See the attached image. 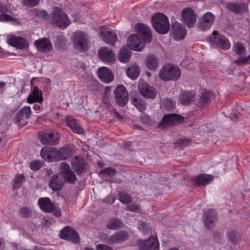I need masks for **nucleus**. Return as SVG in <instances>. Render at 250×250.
<instances>
[{
	"instance_id": "nucleus-1",
	"label": "nucleus",
	"mask_w": 250,
	"mask_h": 250,
	"mask_svg": "<svg viewBox=\"0 0 250 250\" xmlns=\"http://www.w3.org/2000/svg\"><path fill=\"white\" fill-rule=\"evenodd\" d=\"M135 32L141 35V37L137 34H132L127 40V45L133 50L141 51L144 47L145 44L149 43L152 40L150 29L146 25L139 23L135 25Z\"/></svg>"
},
{
	"instance_id": "nucleus-2",
	"label": "nucleus",
	"mask_w": 250,
	"mask_h": 250,
	"mask_svg": "<svg viewBox=\"0 0 250 250\" xmlns=\"http://www.w3.org/2000/svg\"><path fill=\"white\" fill-rule=\"evenodd\" d=\"M76 179L74 173L67 164L62 163L60 165V172L55 174L51 179L49 185L54 191L60 190L65 182L73 183Z\"/></svg>"
},
{
	"instance_id": "nucleus-3",
	"label": "nucleus",
	"mask_w": 250,
	"mask_h": 250,
	"mask_svg": "<svg viewBox=\"0 0 250 250\" xmlns=\"http://www.w3.org/2000/svg\"><path fill=\"white\" fill-rule=\"evenodd\" d=\"M180 68L171 63L165 64L159 72V77L164 81H177L181 76Z\"/></svg>"
},
{
	"instance_id": "nucleus-4",
	"label": "nucleus",
	"mask_w": 250,
	"mask_h": 250,
	"mask_svg": "<svg viewBox=\"0 0 250 250\" xmlns=\"http://www.w3.org/2000/svg\"><path fill=\"white\" fill-rule=\"evenodd\" d=\"M210 44L215 48L224 50L229 49L230 43L228 39L224 36L218 34L216 31H214L208 38Z\"/></svg>"
},
{
	"instance_id": "nucleus-5",
	"label": "nucleus",
	"mask_w": 250,
	"mask_h": 250,
	"mask_svg": "<svg viewBox=\"0 0 250 250\" xmlns=\"http://www.w3.org/2000/svg\"><path fill=\"white\" fill-rule=\"evenodd\" d=\"M52 21L60 28H66L70 24L69 20L65 13L59 8L55 7L51 14Z\"/></svg>"
},
{
	"instance_id": "nucleus-6",
	"label": "nucleus",
	"mask_w": 250,
	"mask_h": 250,
	"mask_svg": "<svg viewBox=\"0 0 250 250\" xmlns=\"http://www.w3.org/2000/svg\"><path fill=\"white\" fill-rule=\"evenodd\" d=\"M74 46L79 51H85L88 48V38L83 32L78 31L73 36Z\"/></svg>"
},
{
	"instance_id": "nucleus-7",
	"label": "nucleus",
	"mask_w": 250,
	"mask_h": 250,
	"mask_svg": "<svg viewBox=\"0 0 250 250\" xmlns=\"http://www.w3.org/2000/svg\"><path fill=\"white\" fill-rule=\"evenodd\" d=\"M100 36L107 44L114 45L117 40V37L114 30L106 26L100 28Z\"/></svg>"
},
{
	"instance_id": "nucleus-8",
	"label": "nucleus",
	"mask_w": 250,
	"mask_h": 250,
	"mask_svg": "<svg viewBox=\"0 0 250 250\" xmlns=\"http://www.w3.org/2000/svg\"><path fill=\"white\" fill-rule=\"evenodd\" d=\"M182 18L183 22L189 28L193 27L196 22L197 16L194 11L189 7H186L182 10Z\"/></svg>"
},
{
	"instance_id": "nucleus-9",
	"label": "nucleus",
	"mask_w": 250,
	"mask_h": 250,
	"mask_svg": "<svg viewBox=\"0 0 250 250\" xmlns=\"http://www.w3.org/2000/svg\"><path fill=\"white\" fill-rule=\"evenodd\" d=\"M114 94L117 103L120 106H124L128 102V94L123 85H118L114 90Z\"/></svg>"
},
{
	"instance_id": "nucleus-10",
	"label": "nucleus",
	"mask_w": 250,
	"mask_h": 250,
	"mask_svg": "<svg viewBox=\"0 0 250 250\" xmlns=\"http://www.w3.org/2000/svg\"><path fill=\"white\" fill-rule=\"evenodd\" d=\"M31 114L30 107L28 106H24L17 113L14 121L19 126L22 127L27 124V120Z\"/></svg>"
},
{
	"instance_id": "nucleus-11",
	"label": "nucleus",
	"mask_w": 250,
	"mask_h": 250,
	"mask_svg": "<svg viewBox=\"0 0 250 250\" xmlns=\"http://www.w3.org/2000/svg\"><path fill=\"white\" fill-rule=\"evenodd\" d=\"M169 30V23L167 17L164 14L157 12V33H167Z\"/></svg>"
},
{
	"instance_id": "nucleus-12",
	"label": "nucleus",
	"mask_w": 250,
	"mask_h": 250,
	"mask_svg": "<svg viewBox=\"0 0 250 250\" xmlns=\"http://www.w3.org/2000/svg\"><path fill=\"white\" fill-rule=\"evenodd\" d=\"M41 156L45 161L49 162L59 161L58 149L48 146L44 147L42 149Z\"/></svg>"
},
{
	"instance_id": "nucleus-13",
	"label": "nucleus",
	"mask_w": 250,
	"mask_h": 250,
	"mask_svg": "<svg viewBox=\"0 0 250 250\" xmlns=\"http://www.w3.org/2000/svg\"><path fill=\"white\" fill-rule=\"evenodd\" d=\"M203 220L205 225L208 229H211L214 226L217 217L216 213L213 209H209L205 211L203 216Z\"/></svg>"
},
{
	"instance_id": "nucleus-14",
	"label": "nucleus",
	"mask_w": 250,
	"mask_h": 250,
	"mask_svg": "<svg viewBox=\"0 0 250 250\" xmlns=\"http://www.w3.org/2000/svg\"><path fill=\"white\" fill-rule=\"evenodd\" d=\"M62 239H66L77 243L79 241V237L76 231L69 227L63 228L60 234Z\"/></svg>"
},
{
	"instance_id": "nucleus-15",
	"label": "nucleus",
	"mask_w": 250,
	"mask_h": 250,
	"mask_svg": "<svg viewBox=\"0 0 250 250\" xmlns=\"http://www.w3.org/2000/svg\"><path fill=\"white\" fill-rule=\"evenodd\" d=\"M138 89L139 93L144 97L153 99L155 97L154 88L143 81L139 82Z\"/></svg>"
},
{
	"instance_id": "nucleus-16",
	"label": "nucleus",
	"mask_w": 250,
	"mask_h": 250,
	"mask_svg": "<svg viewBox=\"0 0 250 250\" xmlns=\"http://www.w3.org/2000/svg\"><path fill=\"white\" fill-rule=\"evenodd\" d=\"M183 119L182 116L177 114H167L164 116L162 123L159 125V126L165 128L169 125H176L182 121Z\"/></svg>"
},
{
	"instance_id": "nucleus-17",
	"label": "nucleus",
	"mask_w": 250,
	"mask_h": 250,
	"mask_svg": "<svg viewBox=\"0 0 250 250\" xmlns=\"http://www.w3.org/2000/svg\"><path fill=\"white\" fill-rule=\"evenodd\" d=\"M39 138L43 145H56L59 141L58 135L52 132H42L39 134Z\"/></svg>"
},
{
	"instance_id": "nucleus-18",
	"label": "nucleus",
	"mask_w": 250,
	"mask_h": 250,
	"mask_svg": "<svg viewBox=\"0 0 250 250\" xmlns=\"http://www.w3.org/2000/svg\"><path fill=\"white\" fill-rule=\"evenodd\" d=\"M214 21V16L210 12H207L204 14L201 21L198 23V27L202 31L208 30Z\"/></svg>"
},
{
	"instance_id": "nucleus-19",
	"label": "nucleus",
	"mask_w": 250,
	"mask_h": 250,
	"mask_svg": "<svg viewBox=\"0 0 250 250\" xmlns=\"http://www.w3.org/2000/svg\"><path fill=\"white\" fill-rule=\"evenodd\" d=\"M187 29L184 25L177 22L173 23L172 34L174 40L181 41L183 40L187 35Z\"/></svg>"
},
{
	"instance_id": "nucleus-20",
	"label": "nucleus",
	"mask_w": 250,
	"mask_h": 250,
	"mask_svg": "<svg viewBox=\"0 0 250 250\" xmlns=\"http://www.w3.org/2000/svg\"><path fill=\"white\" fill-rule=\"evenodd\" d=\"M99 57L107 63H112L115 60V55L113 51L107 47H101L98 51Z\"/></svg>"
},
{
	"instance_id": "nucleus-21",
	"label": "nucleus",
	"mask_w": 250,
	"mask_h": 250,
	"mask_svg": "<svg viewBox=\"0 0 250 250\" xmlns=\"http://www.w3.org/2000/svg\"><path fill=\"white\" fill-rule=\"evenodd\" d=\"M66 124L75 133L82 134L84 132L83 128L80 124L72 117L67 116L65 118Z\"/></svg>"
},
{
	"instance_id": "nucleus-22",
	"label": "nucleus",
	"mask_w": 250,
	"mask_h": 250,
	"mask_svg": "<svg viewBox=\"0 0 250 250\" xmlns=\"http://www.w3.org/2000/svg\"><path fill=\"white\" fill-rule=\"evenodd\" d=\"M137 245L141 250H156V239L154 236H151L147 241H138Z\"/></svg>"
},
{
	"instance_id": "nucleus-23",
	"label": "nucleus",
	"mask_w": 250,
	"mask_h": 250,
	"mask_svg": "<svg viewBox=\"0 0 250 250\" xmlns=\"http://www.w3.org/2000/svg\"><path fill=\"white\" fill-rule=\"evenodd\" d=\"M34 44L38 48V49L43 52H49L52 49V44L50 41L47 38H42L36 40L34 42Z\"/></svg>"
},
{
	"instance_id": "nucleus-24",
	"label": "nucleus",
	"mask_w": 250,
	"mask_h": 250,
	"mask_svg": "<svg viewBox=\"0 0 250 250\" xmlns=\"http://www.w3.org/2000/svg\"><path fill=\"white\" fill-rule=\"evenodd\" d=\"M98 75L100 79L104 83H109L114 79L111 71L106 67H100L98 70Z\"/></svg>"
},
{
	"instance_id": "nucleus-25",
	"label": "nucleus",
	"mask_w": 250,
	"mask_h": 250,
	"mask_svg": "<svg viewBox=\"0 0 250 250\" xmlns=\"http://www.w3.org/2000/svg\"><path fill=\"white\" fill-rule=\"evenodd\" d=\"M72 167L77 173H82L86 169L85 160L82 157L76 156L72 160Z\"/></svg>"
},
{
	"instance_id": "nucleus-26",
	"label": "nucleus",
	"mask_w": 250,
	"mask_h": 250,
	"mask_svg": "<svg viewBox=\"0 0 250 250\" xmlns=\"http://www.w3.org/2000/svg\"><path fill=\"white\" fill-rule=\"evenodd\" d=\"M128 235L125 231H119L116 232L108 239V242L109 244H115L121 243L126 240Z\"/></svg>"
},
{
	"instance_id": "nucleus-27",
	"label": "nucleus",
	"mask_w": 250,
	"mask_h": 250,
	"mask_svg": "<svg viewBox=\"0 0 250 250\" xmlns=\"http://www.w3.org/2000/svg\"><path fill=\"white\" fill-rule=\"evenodd\" d=\"M10 43L18 49H26L28 47L27 42L23 38L18 37H11L9 39Z\"/></svg>"
},
{
	"instance_id": "nucleus-28",
	"label": "nucleus",
	"mask_w": 250,
	"mask_h": 250,
	"mask_svg": "<svg viewBox=\"0 0 250 250\" xmlns=\"http://www.w3.org/2000/svg\"><path fill=\"white\" fill-rule=\"evenodd\" d=\"M213 179L214 178L212 175L202 174L195 178V182L199 186H205L210 184Z\"/></svg>"
},
{
	"instance_id": "nucleus-29",
	"label": "nucleus",
	"mask_w": 250,
	"mask_h": 250,
	"mask_svg": "<svg viewBox=\"0 0 250 250\" xmlns=\"http://www.w3.org/2000/svg\"><path fill=\"white\" fill-rule=\"evenodd\" d=\"M227 8L236 14L244 12L246 9V5L245 2H230L227 4Z\"/></svg>"
},
{
	"instance_id": "nucleus-30",
	"label": "nucleus",
	"mask_w": 250,
	"mask_h": 250,
	"mask_svg": "<svg viewBox=\"0 0 250 250\" xmlns=\"http://www.w3.org/2000/svg\"><path fill=\"white\" fill-rule=\"evenodd\" d=\"M195 93L193 91H184L179 97V102L183 105H188L194 98Z\"/></svg>"
},
{
	"instance_id": "nucleus-31",
	"label": "nucleus",
	"mask_w": 250,
	"mask_h": 250,
	"mask_svg": "<svg viewBox=\"0 0 250 250\" xmlns=\"http://www.w3.org/2000/svg\"><path fill=\"white\" fill-rule=\"evenodd\" d=\"M42 92L37 86H35L32 93L28 96L27 102L32 104L36 102H42Z\"/></svg>"
},
{
	"instance_id": "nucleus-32",
	"label": "nucleus",
	"mask_w": 250,
	"mask_h": 250,
	"mask_svg": "<svg viewBox=\"0 0 250 250\" xmlns=\"http://www.w3.org/2000/svg\"><path fill=\"white\" fill-rule=\"evenodd\" d=\"M227 235L230 241L233 244H239L244 240L243 236L235 230L229 231L227 232Z\"/></svg>"
},
{
	"instance_id": "nucleus-33",
	"label": "nucleus",
	"mask_w": 250,
	"mask_h": 250,
	"mask_svg": "<svg viewBox=\"0 0 250 250\" xmlns=\"http://www.w3.org/2000/svg\"><path fill=\"white\" fill-rule=\"evenodd\" d=\"M131 51L126 46L122 47L118 55L119 61L121 62L125 63L129 61L131 57Z\"/></svg>"
},
{
	"instance_id": "nucleus-34",
	"label": "nucleus",
	"mask_w": 250,
	"mask_h": 250,
	"mask_svg": "<svg viewBox=\"0 0 250 250\" xmlns=\"http://www.w3.org/2000/svg\"><path fill=\"white\" fill-rule=\"evenodd\" d=\"M41 208L45 212H50L53 209V204L49 198H42L38 201Z\"/></svg>"
},
{
	"instance_id": "nucleus-35",
	"label": "nucleus",
	"mask_w": 250,
	"mask_h": 250,
	"mask_svg": "<svg viewBox=\"0 0 250 250\" xmlns=\"http://www.w3.org/2000/svg\"><path fill=\"white\" fill-rule=\"evenodd\" d=\"M140 67L136 64H133L127 68L126 70V74L127 76L132 80L137 79L140 74Z\"/></svg>"
},
{
	"instance_id": "nucleus-36",
	"label": "nucleus",
	"mask_w": 250,
	"mask_h": 250,
	"mask_svg": "<svg viewBox=\"0 0 250 250\" xmlns=\"http://www.w3.org/2000/svg\"><path fill=\"white\" fill-rule=\"evenodd\" d=\"M146 64L147 68L154 71L156 67V56L154 54H150L146 58Z\"/></svg>"
},
{
	"instance_id": "nucleus-37",
	"label": "nucleus",
	"mask_w": 250,
	"mask_h": 250,
	"mask_svg": "<svg viewBox=\"0 0 250 250\" xmlns=\"http://www.w3.org/2000/svg\"><path fill=\"white\" fill-rule=\"evenodd\" d=\"M122 222L118 219H114L111 220L107 225L109 229H117L122 227L123 225Z\"/></svg>"
},
{
	"instance_id": "nucleus-38",
	"label": "nucleus",
	"mask_w": 250,
	"mask_h": 250,
	"mask_svg": "<svg viewBox=\"0 0 250 250\" xmlns=\"http://www.w3.org/2000/svg\"><path fill=\"white\" fill-rule=\"evenodd\" d=\"M58 157L59 161L62 159H66L70 154V150L67 147H63L59 150H58Z\"/></svg>"
},
{
	"instance_id": "nucleus-39",
	"label": "nucleus",
	"mask_w": 250,
	"mask_h": 250,
	"mask_svg": "<svg viewBox=\"0 0 250 250\" xmlns=\"http://www.w3.org/2000/svg\"><path fill=\"white\" fill-rule=\"evenodd\" d=\"M132 104L140 111L143 112L145 109V104L141 100L137 98H133Z\"/></svg>"
},
{
	"instance_id": "nucleus-40",
	"label": "nucleus",
	"mask_w": 250,
	"mask_h": 250,
	"mask_svg": "<svg viewBox=\"0 0 250 250\" xmlns=\"http://www.w3.org/2000/svg\"><path fill=\"white\" fill-rule=\"evenodd\" d=\"M24 179V176L23 174H20L16 175L13 183V188H17L22 183Z\"/></svg>"
},
{
	"instance_id": "nucleus-41",
	"label": "nucleus",
	"mask_w": 250,
	"mask_h": 250,
	"mask_svg": "<svg viewBox=\"0 0 250 250\" xmlns=\"http://www.w3.org/2000/svg\"><path fill=\"white\" fill-rule=\"evenodd\" d=\"M245 49V47L241 43H236L234 45V51L238 55L244 54Z\"/></svg>"
},
{
	"instance_id": "nucleus-42",
	"label": "nucleus",
	"mask_w": 250,
	"mask_h": 250,
	"mask_svg": "<svg viewBox=\"0 0 250 250\" xmlns=\"http://www.w3.org/2000/svg\"><path fill=\"white\" fill-rule=\"evenodd\" d=\"M164 104L167 109L172 110L175 108L176 102L171 99H167L164 100Z\"/></svg>"
},
{
	"instance_id": "nucleus-43",
	"label": "nucleus",
	"mask_w": 250,
	"mask_h": 250,
	"mask_svg": "<svg viewBox=\"0 0 250 250\" xmlns=\"http://www.w3.org/2000/svg\"><path fill=\"white\" fill-rule=\"evenodd\" d=\"M119 200L124 204H128L132 201V198L128 194L123 192L120 194Z\"/></svg>"
},
{
	"instance_id": "nucleus-44",
	"label": "nucleus",
	"mask_w": 250,
	"mask_h": 250,
	"mask_svg": "<svg viewBox=\"0 0 250 250\" xmlns=\"http://www.w3.org/2000/svg\"><path fill=\"white\" fill-rule=\"evenodd\" d=\"M0 21L1 22H11L15 23L16 22V19L12 16L7 14L0 15Z\"/></svg>"
},
{
	"instance_id": "nucleus-45",
	"label": "nucleus",
	"mask_w": 250,
	"mask_h": 250,
	"mask_svg": "<svg viewBox=\"0 0 250 250\" xmlns=\"http://www.w3.org/2000/svg\"><path fill=\"white\" fill-rule=\"evenodd\" d=\"M211 94L210 92L208 91H205L202 95L200 97V102L202 103V104L203 105L205 104L208 103L210 99Z\"/></svg>"
},
{
	"instance_id": "nucleus-46",
	"label": "nucleus",
	"mask_w": 250,
	"mask_h": 250,
	"mask_svg": "<svg viewBox=\"0 0 250 250\" xmlns=\"http://www.w3.org/2000/svg\"><path fill=\"white\" fill-rule=\"evenodd\" d=\"M42 166V163L37 160L33 161L30 164V168L32 170H37L39 169Z\"/></svg>"
},
{
	"instance_id": "nucleus-47",
	"label": "nucleus",
	"mask_w": 250,
	"mask_h": 250,
	"mask_svg": "<svg viewBox=\"0 0 250 250\" xmlns=\"http://www.w3.org/2000/svg\"><path fill=\"white\" fill-rule=\"evenodd\" d=\"M103 173L107 174L109 176H112L116 174V171L115 169L113 167H108L101 172V174Z\"/></svg>"
},
{
	"instance_id": "nucleus-48",
	"label": "nucleus",
	"mask_w": 250,
	"mask_h": 250,
	"mask_svg": "<svg viewBox=\"0 0 250 250\" xmlns=\"http://www.w3.org/2000/svg\"><path fill=\"white\" fill-rule=\"evenodd\" d=\"M20 213L22 216L27 217L30 215V210L27 208H23L20 209Z\"/></svg>"
},
{
	"instance_id": "nucleus-49",
	"label": "nucleus",
	"mask_w": 250,
	"mask_h": 250,
	"mask_svg": "<svg viewBox=\"0 0 250 250\" xmlns=\"http://www.w3.org/2000/svg\"><path fill=\"white\" fill-rule=\"evenodd\" d=\"M126 210L137 212L140 210V208L137 204H131L127 207Z\"/></svg>"
},
{
	"instance_id": "nucleus-50",
	"label": "nucleus",
	"mask_w": 250,
	"mask_h": 250,
	"mask_svg": "<svg viewBox=\"0 0 250 250\" xmlns=\"http://www.w3.org/2000/svg\"><path fill=\"white\" fill-rule=\"evenodd\" d=\"M97 250H113L108 246L104 244H98L96 246Z\"/></svg>"
},
{
	"instance_id": "nucleus-51",
	"label": "nucleus",
	"mask_w": 250,
	"mask_h": 250,
	"mask_svg": "<svg viewBox=\"0 0 250 250\" xmlns=\"http://www.w3.org/2000/svg\"><path fill=\"white\" fill-rule=\"evenodd\" d=\"M39 1V0H25V4L30 6H35Z\"/></svg>"
},
{
	"instance_id": "nucleus-52",
	"label": "nucleus",
	"mask_w": 250,
	"mask_h": 250,
	"mask_svg": "<svg viewBox=\"0 0 250 250\" xmlns=\"http://www.w3.org/2000/svg\"><path fill=\"white\" fill-rule=\"evenodd\" d=\"M138 228L139 229L142 231H145L148 229L147 225L144 222L140 223Z\"/></svg>"
},
{
	"instance_id": "nucleus-53",
	"label": "nucleus",
	"mask_w": 250,
	"mask_h": 250,
	"mask_svg": "<svg viewBox=\"0 0 250 250\" xmlns=\"http://www.w3.org/2000/svg\"><path fill=\"white\" fill-rule=\"evenodd\" d=\"M151 23L154 29L156 30V13L153 15L151 18Z\"/></svg>"
},
{
	"instance_id": "nucleus-54",
	"label": "nucleus",
	"mask_w": 250,
	"mask_h": 250,
	"mask_svg": "<svg viewBox=\"0 0 250 250\" xmlns=\"http://www.w3.org/2000/svg\"><path fill=\"white\" fill-rule=\"evenodd\" d=\"M247 61V59L245 57H240L238 59L235 60L234 61V62L236 63H240L246 62Z\"/></svg>"
},
{
	"instance_id": "nucleus-55",
	"label": "nucleus",
	"mask_w": 250,
	"mask_h": 250,
	"mask_svg": "<svg viewBox=\"0 0 250 250\" xmlns=\"http://www.w3.org/2000/svg\"><path fill=\"white\" fill-rule=\"evenodd\" d=\"M53 214L57 217H59L61 215V209L58 208H55L54 209H52Z\"/></svg>"
},
{
	"instance_id": "nucleus-56",
	"label": "nucleus",
	"mask_w": 250,
	"mask_h": 250,
	"mask_svg": "<svg viewBox=\"0 0 250 250\" xmlns=\"http://www.w3.org/2000/svg\"><path fill=\"white\" fill-rule=\"evenodd\" d=\"M141 120H142V121L144 123V124H148L150 123V119L149 118V117L147 116H143V117H141Z\"/></svg>"
},
{
	"instance_id": "nucleus-57",
	"label": "nucleus",
	"mask_w": 250,
	"mask_h": 250,
	"mask_svg": "<svg viewBox=\"0 0 250 250\" xmlns=\"http://www.w3.org/2000/svg\"><path fill=\"white\" fill-rule=\"evenodd\" d=\"M7 11V7L0 2V13L5 12Z\"/></svg>"
},
{
	"instance_id": "nucleus-58",
	"label": "nucleus",
	"mask_w": 250,
	"mask_h": 250,
	"mask_svg": "<svg viewBox=\"0 0 250 250\" xmlns=\"http://www.w3.org/2000/svg\"><path fill=\"white\" fill-rule=\"evenodd\" d=\"M33 108L37 111H38L40 110L41 106L39 104H35L34 105Z\"/></svg>"
},
{
	"instance_id": "nucleus-59",
	"label": "nucleus",
	"mask_w": 250,
	"mask_h": 250,
	"mask_svg": "<svg viewBox=\"0 0 250 250\" xmlns=\"http://www.w3.org/2000/svg\"><path fill=\"white\" fill-rule=\"evenodd\" d=\"M230 118L232 120L235 121V120H237L238 117L237 115L232 114L231 115Z\"/></svg>"
},
{
	"instance_id": "nucleus-60",
	"label": "nucleus",
	"mask_w": 250,
	"mask_h": 250,
	"mask_svg": "<svg viewBox=\"0 0 250 250\" xmlns=\"http://www.w3.org/2000/svg\"><path fill=\"white\" fill-rule=\"evenodd\" d=\"M180 141L183 145H186L187 144V143L189 142L188 140L187 139H184L183 140L180 139Z\"/></svg>"
},
{
	"instance_id": "nucleus-61",
	"label": "nucleus",
	"mask_w": 250,
	"mask_h": 250,
	"mask_svg": "<svg viewBox=\"0 0 250 250\" xmlns=\"http://www.w3.org/2000/svg\"><path fill=\"white\" fill-rule=\"evenodd\" d=\"M3 245L2 241L1 240H0V250H3Z\"/></svg>"
},
{
	"instance_id": "nucleus-62",
	"label": "nucleus",
	"mask_w": 250,
	"mask_h": 250,
	"mask_svg": "<svg viewBox=\"0 0 250 250\" xmlns=\"http://www.w3.org/2000/svg\"><path fill=\"white\" fill-rule=\"evenodd\" d=\"M39 14L42 15V16H45L46 15V13L44 11H42L40 12Z\"/></svg>"
},
{
	"instance_id": "nucleus-63",
	"label": "nucleus",
	"mask_w": 250,
	"mask_h": 250,
	"mask_svg": "<svg viewBox=\"0 0 250 250\" xmlns=\"http://www.w3.org/2000/svg\"><path fill=\"white\" fill-rule=\"evenodd\" d=\"M5 85V83L3 82H0V88H3Z\"/></svg>"
},
{
	"instance_id": "nucleus-64",
	"label": "nucleus",
	"mask_w": 250,
	"mask_h": 250,
	"mask_svg": "<svg viewBox=\"0 0 250 250\" xmlns=\"http://www.w3.org/2000/svg\"><path fill=\"white\" fill-rule=\"evenodd\" d=\"M33 250H45L44 249L42 248H37V247L34 248Z\"/></svg>"
}]
</instances>
